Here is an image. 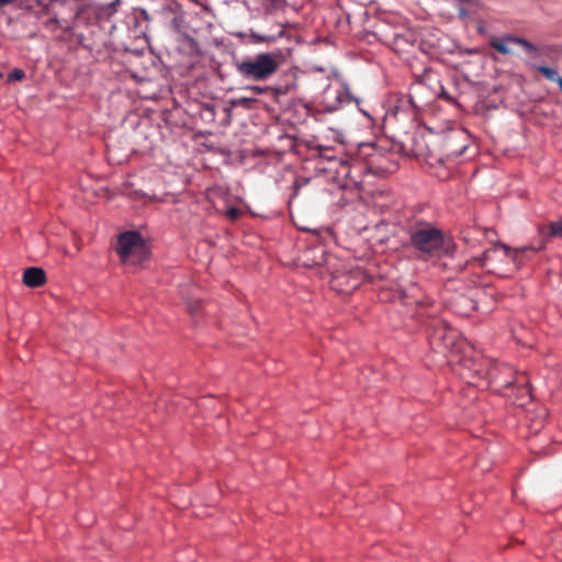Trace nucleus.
<instances>
[{
	"mask_svg": "<svg viewBox=\"0 0 562 562\" xmlns=\"http://www.w3.org/2000/svg\"><path fill=\"white\" fill-rule=\"evenodd\" d=\"M409 240L414 249L418 251L419 257L424 259L439 256L443 250V233L429 224L413 228Z\"/></svg>",
	"mask_w": 562,
	"mask_h": 562,
	"instance_id": "nucleus-1",
	"label": "nucleus"
},
{
	"mask_svg": "<svg viewBox=\"0 0 562 562\" xmlns=\"http://www.w3.org/2000/svg\"><path fill=\"white\" fill-rule=\"evenodd\" d=\"M115 249L121 261L126 266L142 265L148 257V249L144 239L135 231L120 234Z\"/></svg>",
	"mask_w": 562,
	"mask_h": 562,
	"instance_id": "nucleus-2",
	"label": "nucleus"
},
{
	"mask_svg": "<svg viewBox=\"0 0 562 562\" xmlns=\"http://www.w3.org/2000/svg\"><path fill=\"white\" fill-rule=\"evenodd\" d=\"M236 70L245 79L262 81L278 70V61L272 54L261 53L237 63Z\"/></svg>",
	"mask_w": 562,
	"mask_h": 562,
	"instance_id": "nucleus-3",
	"label": "nucleus"
},
{
	"mask_svg": "<svg viewBox=\"0 0 562 562\" xmlns=\"http://www.w3.org/2000/svg\"><path fill=\"white\" fill-rule=\"evenodd\" d=\"M428 328L429 344L434 349L453 351L458 335L456 329L449 327L447 323L437 318L430 321Z\"/></svg>",
	"mask_w": 562,
	"mask_h": 562,
	"instance_id": "nucleus-4",
	"label": "nucleus"
},
{
	"mask_svg": "<svg viewBox=\"0 0 562 562\" xmlns=\"http://www.w3.org/2000/svg\"><path fill=\"white\" fill-rule=\"evenodd\" d=\"M486 367L484 378H486L497 391H505L514 383L509 380V376L514 374L512 367L494 361H487Z\"/></svg>",
	"mask_w": 562,
	"mask_h": 562,
	"instance_id": "nucleus-5",
	"label": "nucleus"
},
{
	"mask_svg": "<svg viewBox=\"0 0 562 562\" xmlns=\"http://www.w3.org/2000/svg\"><path fill=\"white\" fill-rule=\"evenodd\" d=\"M544 244H546V241L542 240L540 243V245H538V246L529 245V246H524V247L515 248V249H510L506 245H499V246H495L492 249L484 251L482 257L476 258L474 260L479 261L482 267H486L487 262L494 257V255H496L498 252V250H503L505 256L510 257L514 262H520L521 257L527 251L538 252L544 248Z\"/></svg>",
	"mask_w": 562,
	"mask_h": 562,
	"instance_id": "nucleus-6",
	"label": "nucleus"
},
{
	"mask_svg": "<svg viewBox=\"0 0 562 562\" xmlns=\"http://www.w3.org/2000/svg\"><path fill=\"white\" fill-rule=\"evenodd\" d=\"M510 44L521 46L525 49V52L529 55H533L538 50L532 43L519 36L510 35L505 37H493L490 41L491 47L504 55L513 54V49L509 46Z\"/></svg>",
	"mask_w": 562,
	"mask_h": 562,
	"instance_id": "nucleus-7",
	"label": "nucleus"
},
{
	"mask_svg": "<svg viewBox=\"0 0 562 562\" xmlns=\"http://www.w3.org/2000/svg\"><path fill=\"white\" fill-rule=\"evenodd\" d=\"M23 283L29 288H38L46 283V273L42 268L30 267L23 272Z\"/></svg>",
	"mask_w": 562,
	"mask_h": 562,
	"instance_id": "nucleus-8",
	"label": "nucleus"
},
{
	"mask_svg": "<svg viewBox=\"0 0 562 562\" xmlns=\"http://www.w3.org/2000/svg\"><path fill=\"white\" fill-rule=\"evenodd\" d=\"M281 29L276 34H261L259 32L250 30L249 38L255 44L274 43L285 35L284 25L280 24Z\"/></svg>",
	"mask_w": 562,
	"mask_h": 562,
	"instance_id": "nucleus-9",
	"label": "nucleus"
},
{
	"mask_svg": "<svg viewBox=\"0 0 562 562\" xmlns=\"http://www.w3.org/2000/svg\"><path fill=\"white\" fill-rule=\"evenodd\" d=\"M509 380L514 382L509 389L517 387L520 392V396H528L530 395V389H529V379L527 374L525 373H518L514 371V374L509 376Z\"/></svg>",
	"mask_w": 562,
	"mask_h": 562,
	"instance_id": "nucleus-10",
	"label": "nucleus"
},
{
	"mask_svg": "<svg viewBox=\"0 0 562 562\" xmlns=\"http://www.w3.org/2000/svg\"><path fill=\"white\" fill-rule=\"evenodd\" d=\"M541 235L547 234L550 237L562 238V217L558 221L551 222L547 228L541 229Z\"/></svg>",
	"mask_w": 562,
	"mask_h": 562,
	"instance_id": "nucleus-11",
	"label": "nucleus"
},
{
	"mask_svg": "<svg viewBox=\"0 0 562 562\" xmlns=\"http://www.w3.org/2000/svg\"><path fill=\"white\" fill-rule=\"evenodd\" d=\"M453 140H454V137H452V136L448 137L446 140V148L450 156L459 157L464 154V151L468 148V144H462L460 147L454 148Z\"/></svg>",
	"mask_w": 562,
	"mask_h": 562,
	"instance_id": "nucleus-12",
	"label": "nucleus"
},
{
	"mask_svg": "<svg viewBox=\"0 0 562 562\" xmlns=\"http://www.w3.org/2000/svg\"><path fill=\"white\" fill-rule=\"evenodd\" d=\"M256 103H257V99L250 98V97H241V98H237L232 101V104L234 106H240L246 110H252L255 108Z\"/></svg>",
	"mask_w": 562,
	"mask_h": 562,
	"instance_id": "nucleus-13",
	"label": "nucleus"
},
{
	"mask_svg": "<svg viewBox=\"0 0 562 562\" xmlns=\"http://www.w3.org/2000/svg\"><path fill=\"white\" fill-rule=\"evenodd\" d=\"M538 71L543 75L548 80L554 81L558 83V80L561 78L558 76L557 71L547 66L538 67Z\"/></svg>",
	"mask_w": 562,
	"mask_h": 562,
	"instance_id": "nucleus-14",
	"label": "nucleus"
},
{
	"mask_svg": "<svg viewBox=\"0 0 562 562\" xmlns=\"http://www.w3.org/2000/svg\"><path fill=\"white\" fill-rule=\"evenodd\" d=\"M315 149L318 151L319 156L324 159H327V160H334L335 157L329 155V153L331 151V148L328 147V146H325L323 144H317L315 146Z\"/></svg>",
	"mask_w": 562,
	"mask_h": 562,
	"instance_id": "nucleus-15",
	"label": "nucleus"
},
{
	"mask_svg": "<svg viewBox=\"0 0 562 562\" xmlns=\"http://www.w3.org/2000/svg\"><path fill=\"white\" fill-rule=\"evenodd\" d=\"M25 77V72L20 68H14L9 75H8V82L13 81H20Z\"/></svg>",
	"mask_w": 562,
	"mask_h": 562,
	"instance_id": "nucleus-16",
	"label": "nucleus"
},
{
	"mask_svg": "<svg viewBox=\"0 0 562 562\" xmlns=\"http://www.w3.org/2000/svg\"><path fill=\"white\" fill-rule=\"evenodd\" d=\"M245 89L254 92L255 94H266V93H270V92L274 91L273 88L268 87V86H266V87L249 86V87H246Z\"/></svg>",
	"mask_w": 562,
	"mask_h": 562,
	"instance_id": "nucleus-17",
	"label": "nucleus"
},
{
	"mask_svg": "<svg viewBox=\"0 0 562 562\" xmlns=\"http://www.w3.org/2000/svg\"><path fill=\"white\" fill-rule=\"evenodd\" d=\"M189 313L194 317L202 310V303L200 301L191 302L188 305Z\"/></svg>",
	"mask_w": 562,
	"mask_h": 562,
	"instance_id": "nucleus-18",
	"label": "nucleus"
},
{
	"mask_svg": "<svg viewBox=\"0 0 562 562\" xmlns=\"http://www.w3.org/2000/svg\"><path fill=\"white\" fill-rule=\"evenodd\" d=\"M241 215V211L238 207L232 206L226 211V216L231 221H236Z\"/></svg>",
	"mask_w": 562,
	"mask_h": 562,
	"instance_id": "nucleus-19",
	"label": "nucleus"
},
{
	"mask_svg": "<svg viewBox=\"0 0 562 562\" xmlns=\"http://www.w3.org/2000/svg\"><path fill=\"white\" fill-rule=\"evenodd\" d=\"M58 25H59V20H58V18H57V16H54V18L49 19V20L45 23V26H46L47 29H52V30L57 29V27H58Z\"/></svg>",
	"mask_w": 562,
	"mask_h": 562,
	"instance_id": "nucleus-20",
	"label": "nucleus"
},
{
	"mask_svg": "<svg viewBox=\"0 0 562 562\" xmlns=\"http://www.w3.org/2000/svg\"><path fill=\"white\" fill-rule=\"evenodd\" d=\"M439 98L448 101V102H452L453 99L452 97H450L447 91L445 90V88L439 83V93H438Z\"/></svg>",
	"mask_w": 562,
	"mask_h": 562,
	"instance_id": "nucleus-21",
	"label": "nucleus"
},
{
	"mask_svg": "<svg viewBox=\"0 0 562 562\" xmlns=\"http://www.w3.org/2000/svg\"><path fill=\"white\" fill-rule=\"evenodd\" d=\"M88 10H91V5L89 4H82L80 5L77 11H76V15H75V19H80V16Z\"/></svg>",
	"mask_w": 562,
	"mask_h": 562,
	"instance_id": "nucleus-22",
	"label": "nucleus"
},
{
	"mask_svg": "<svg viewBox=\"0 0 562 562\" xmlns=\"http://www.w3.org/2000/svg\"><path fill=\"white\" fill-rule=\"evenodd\" d=\"M58 27L65 32H69L71 30V25L69 23H61L60 21Z\"/></svg>",
	"mask_w": 562,
	"mask_h": 562,
	"instance_id": "nucleus-23",
	"label": "nucleus"
},
{
	"mask_svg": "<svg viewBox=\"0 0 562 562\" xmlns=\"http://www.w3.org/2000/svg\"><path fill=\"white\" fill-rule=\"evenodd\" d=\"M14 0H0V8L9 4V3H12Z\"/></svg>",
	"mask_w": 562,
	"mask_h": 562,
	"instance_id": "nucleus-24",
	"label": "nucleus"
},
{
	"mask_svg": "<svg viewBox=\"0 0 562 562\" xmlns=\"http://www.w3.org/2000/svg\"><path fill=\"white\" fill-rule=\"evenodd\" d=\"M340 278H341V277H335V278H334V280H333V282H334L333 288H334V289H337Z\"/></svg>",
	"mask_w": 562,
	"mask_h": 562,
	"instance_id": "nucleus-25",
	"label": "nucleus"
},
{
	"mask_svg": "<svg viewBox=\"0 0 562 562\" xmlns=\"http://www.w3.org/2000/svg\"><path fill=\"white\" fill-rule=\"evenodd\" d=\"M458 135L461 136L462 138H464L465 140L468 139V136H467L465 132H463V131H460L458 133Z\"/></svg>",
	"mask_w": 562,
	"mask_h": 562,
	"instance_id": "nucleus-26",
	"label": "nucleus"
},
{
	"mask_svg": "<svg viewBox=\"0 0 562 562\" xmlns=\"http://www.w3.org/2000/svg\"><path fill=\"white\" fill-rule=\"evenodd\" d=\"M419 303H420V301H418V300L414 301V304H419ZM404 304L411 305V304H413V302H404Z\"/></svg>",
	"mask_w": 562,
	"mask_h": 562,
	"instance_id": "nucleus-27",
	"label": "nucleus"
},
{
	"mask_svg": "<svg viewBox=\"0 0 562 562\" xmlns=\"http://www.w3.org/2000/svg\"><path fill=\"white\" fill-rule=\"evenodd\" d=\"M358 286V283H353L350 289H356Z\"/></svg>",
	"mask_w": 562,
	"mask_h": 562,
	"instance_id": "nucleus-28",
	"label": "nucleus"
}]
</instances>
